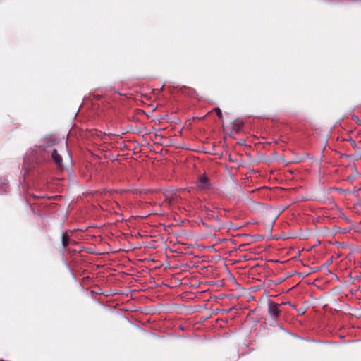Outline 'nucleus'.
Here are the masks:
<instances>
[{
  "label": "nucleus",
  "mask_w": 361,
  "mask_h": 361,
  "mask_svg": "<svg viewBox=\"0 0 361 361\" xmlns=\"http://www.w3.org/2000/svg\"><path fill=\"white\" fill-rule=\"evenodd\" d=\"M243 125V123L242 121L240 120H235L233 123V130H235V131H238L240 130V128H242Z\"/></svg>",
  "instance_id": "5"
},
{
  "label": "nucleus",
  "mask_w": 361,
  "mask_h": 361,
  "mask_svg": "<svg viewBox=\"0 0 361 361\" xmlns=\"http://www.w3.org/2000/svg\"><path fill=\"white\" fill-rule=\"evenodd\" d=\"M70 237L67 232L63 233L61 237L62 245L63 247H66L69 244Z\"/></svg>",
  "instance_id": "4"
},
{
  "label": "nucleus",
  "mask_w": 361,
  "mask_h": 361,
  "mask_svg": "<svg viewBox=\"0 0 361 361\" xmlns=\"http://www.w3.org/2000/svg\"><path fill=\"white\" fill-rule=\"evenodd\" d=\"M279 304L275 303L272 301L268 302V312L269 315L274 319L280 315Z\"/></svg>",
  "instance_id": "2"
},
{
  "label": "nucleus",
  "mask_w": 361,
  "mask_h": 361,
  "mask_svg": "<svg viewBox=\"0 0 361 361\" xmlns=\"http://www.w3.org/2000/svg\"><path fill=\"white\" fill-rule=\"evenodd\" d=\"M215 112L219 118H221L223 117L222 112L219 108H216Z\"/></svg>",
  "instance_id": "6"
},
{
  "label": "nucleus",
  "mask_w": 361,
  "mask_h": 361,
  "mask_svg": "<svg viewBox=\"0 0 361 361\" xmlns=\"http://www.w3.org/2000/svg\"><path fill=\"white\" fill-rule=\"evenodd\" d=\"M51 146L56 147V148L53 149L51 151V157L53 161L58 166H62L63 160L61 154L68 152L67 142L64 140H52L50 141V143H47L45 148H48Z\"/></svg>",
  "instance_id": "1"
},
{
  "label": "nucleus",
  "mask_w": 361,
  "mask_h": 361,
  "mask_svg": "<svg viewBox=\"0 0 361 361\" xmlns=\"http://www.w3.org/2000/svg\"><path fill=\"white\" fill-rule=\"evenodd\" d=\"M230 310H231V309H228V310H222V312L227 313V312H228Z\"/></svg>",
  "instance_id": "9"
},
{
  "label": "nucleus",
  "mask_w": 361,
  "mask_h": 361,
  "mask_svg": "<svg viewBox=\"0 0 361 361\" xmlns=\"http://www.w3.org/2000/svg\"><path fill=\"white\" fill-rule=\"evenodd\" d=\"M352 119L355 121L357 124L361 126V121L358 118V117L355 115L352 116Z\"/></svg>",
  "instance_id": "7"
},
{
  "label": "nucleus",
  "mask_w": 361,
  "mask_h": 361,
  "mask_svg": "<svg viewBox=\"0 0 361 361\" xmlns=\"http://www.w3.org/2000/svg\"><path fill=\"white\" fill-rule=\"evenodd\" d=\"M197 187L202 190H209L211 187L207 177L204 174L199 177L196 182Z\"/></svg>",
  "instance_id": "3"
},
{
  "label": "nucleus",
  "mask_w": 361,
  "mask_h": 361,
  "mask_svg": "<svg viewBox=\"0 0 361 361\" xmlns=\"http://www.w3.org/2000/svg\"><path fill=\"white\" fill-rule=\"evenodd\" d=\"M349 142H350V144H351V145H352V147H354V148H357V145H356V142H355V140H353V139H351V138H350V139L349 140Z\"/></svg>",
  "instance_id": "8"
}]
</instances>
